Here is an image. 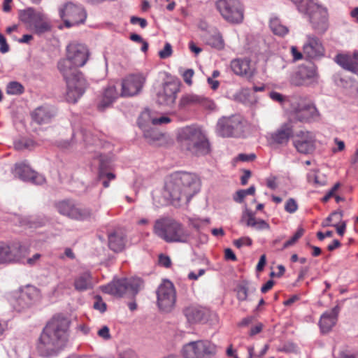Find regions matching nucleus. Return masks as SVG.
Wrapping results in <instances>:
<instances>
[{
  "label": "nucleus",
  "mask_w": 358,
  "mask_h": 358,
  "mask_svg": "<svg viewBox=\"0 0 358 358\" xmlns=\"http://www.w3.org/2000/svg\"><path fill=\"white\" fill-rule=\"evenodd\" d=\"M242 220L245 221L248 227H252L258 231L269 230L270 225L264 220H257L255 213L250 210L245 209L242 215Z\"/></svg>",
  "instance_id": "obj_31"
},
{
  "label": "nucleus",
  "mask_w": 358,
  "mask_h": 358,
  "mask_svg": "<svg viewBox=\"0 0 358 358\" xmlns=\"http://www.w3.org/2000/svg\"><path fill=\"white\" fill-rule=\"evenodd\" d=\"M34 141L30 138H22L14 141L13 146L16 150H30L34 146Z\"/></svg>",
  "instance_id": "obj_41"
},
{
  "label": "nucleus",
  "mask_w": 358,
  "mask_h": 358,
  "mask_svg": "<svg viewBox=\"0 0 358 358\" xmlns=\"http://www.w3.org/2000/svg\"><path fill=\"white\" fill-rule=\"evenodd\" d=\"M87 18L84 8L69 2V27L83 24Z\"/></svg>",
  "instance_id": "obj_28"
},
{
  "label": "nucleus",
  "mask_w": 358,
  "mask_h": 358,
  "mask_svg": "<svg viewBox=\"0 0 358 358\" xmlns=\"http://www.w3.org/2000/svg\"><path fill=\"white\" fill-rule=\"evenodd\" d=\"M172 46L169 43H166L164 48L159 52V57L161 59H166L172 55Z\"/></svg>",
  "instance_id": "obj_47"
},
{
  "label": "nucleus",
  "mask_w": 358,
  "mask_h": 358,
  "mask_svg": "<svg viewBox=\"0 0 358 358\" xmlns=\"http://www.w3.org/2000/svg\"><path fill=\"white\" fill-rule=\"evenodd\" d=\"M179 91V87L174 82H166L162 88L157 93L156 101L162 106H171L176 99V94Z\"/></svg>",
  "instance_id": "obj_18"
},
{
  "label": "nucleus",
  "mask_w": 358,
  "mask_h": 358,
  "mask_svg": "<svg viewBox=\"0 0 358 358\" xmlns=\"http://www.w3.org/2000/svg\"><path fill=\"white\" fill-rule=\"evenodd\" d=\"M9 45L6 42V39L3 34L0 33V52L3 54L9 51Z\"/></svg>",
  "instance_id": "obj_56"
},
{
  "label": "nucleus",
  "mask_w": 358,
  "mask_h": 358,
  "mask_svg": "<svg viewBox=\"0 0 358 358\" xmlns=\"http://www.w3.org/2000/svg\"><path fill=\"white\" fill-rule=\"evenodd\" d=\"M192 106H202L205 108L213 109L215 103L212 100L201 95L193 93L183 95L180 100V106L185 108Z\"/></svg>",
  "instance_id": "obj_24"
},
{
  "label": "nucleus",
  "mask_w": 358,
  "mask_h": 358,
  "mask_svg": "<svg viewBox=\"0 0 358 358\" xmlns=\"http://www.w3.org/2000/svg\"><path fill=\"white\" fill-rule=\"evenodd\" d=\"M269 97L275 102L279 103L281 105H283L284 103L287 101V97L282 95V94L275 92V91H271L269 93Z\"/></svg>",
  "instance_id": "obj_48"
},
{
  "label": "nucleus",
  "mask_w": 358,
  "mask_h": 358,
  "mask_svg": "<svg viewBox=\"0 0 358 358\" xmlns=\"http://www.w3.org/2000/svg\"><path fill=\"white\" fill-rule=\"evenodd\" d=\"M243 122L241 116L235 115L222 117L217 121L216 132L222 137H239L243 133Z\"/></svg>",
  "instance_id": "obj_8"
},
{
  "label": "nucleus",
  "mask_w": 358,
  "mask_h": 358,
  "mask_svg": "<svg viewBox=\"0 0 358 358\" xmlns=\"http://www.w3.org/2000/svg\"><path fill=\"white\" fill-rule=\"evenodd\" d=\"M119 97V94L114 85H108L103 89V92L99 97L97 102L98 109L104 110L110 107Z\"/></svg>",
  "instance_id": "obj_27"
},
{
  "label": "nucleus",
  "mask_w": 358,
  "mask_h": 358,
  "mask_svg": "<svg viewBox=\"0 0 358 358\" xmlns=\"http://www.w3.org/2000/svg\"><path fill=\"white\" fill-rule=\"evenodd\" d=\"M189 224L196 230H199L203 224L210 223L209 218L192 217L189 219Z\"/></svg>",
  "instance_id": "obj_44"
},
{
  "label": "nucleus",
  "mask_w": 358,
  "mask_h": 358,
  "mask_svg": "<svg viewBox=\"0 0 358 358\" xmlns=\"http://www.w3.org/2000/svg\"><path fill=\"white\" fill-rule=\"evenodd\" d=\"M126 236L122 232L115 231L108 236V246L115 252H121L125 246Z\"/></svg>",
  "instance_id": "obj_32"
},
{
  "label": "nucleus",
  "mask_w": 358,
  "mask_h": 358,
  "mask_svg": "<svg viewBox=\"0 0 358 358\" xmlns=\"http://www.w3.org/2000/svg\"><path fill=\"white\" fill-rule=\"evenodd\" d=\"M176 291L173 282L164 280L157 290V303L159 308L164 312H170L175 306Z\"/></svg>",
  "instance_id": "obj_9"
},
{
  "label": "nucleus",
  "mask_w": 358,
  "mask_h": 358,
  "mask_svg": "<svg viewBox=\"0 0 358 358\" xmlns=\"http://www.w3.org/2000/svg\"><path fill=\"white\" fill-rule=\"evenodd\" d=\"M91 211L81 206L76 205L69 207V217L77 220H85L90 217Z\"/></svg>",
  "instance_id": "obj_34"
},
{
  "label": "nucleus",
  "mask_w": 358,
  "mask_h": 358,
  "mask_svg": "<svg viewBox=\"0 0 358 358\" xmlns=\"http://www.w3.org/2000/svg\"><path fill=\"white\" fill-rule=\"evenodd\" d=\"M318 77L317 67L303 66L294 72L290 78V82L295 86L303 85L307 82H312Z\"/></svg>",
  "instance_id": "obj_20"
},
{
  "label": "nucleus",
  "mask_w": 358,
  "mask_h": 358,
  "mask_svg": "<svg viewBox=\"0 0 358 358\" xmlns=\"http://www.w3.org/2000/svg\"><path fill=\"white\" fill-rule=\"evenodd\" d=\"M97 334L99 337L103 338L104 340H108L110 338L109 328L107 326L102 327L98 331Z\"/></svg>",
  "instance_id": "obj_57"
},
{
  "label": "nucleus",
  "mask_w": 358,
  "mask_h": 358,
  "mask_svg": "<svg viewBox=\"0 0 358 358\" xmlns=\"http://www.w3.org/2000/svg\"><path fill=\"white\" fill-rule=\"evenodd\" d=\"M130 22L133 24H138L141 28H145L148 24L145 19L136 16H132L130 19Z\"/></svg>",
  "instance_id": "obj_58"
},
{
  "label": "nucleus",
  "mask_w": 358,
  "mask_h": 358,
  "mask_svg": "<svg viewBox=\"0 0 358 358\" xmlns=\"http://www.w3.org/2000/svg\"><path fill=\"white\" fill-rule=\"evenodd\" d=\"M206 43L217 50H222L224 48V39L221 33L217 30H214L208 36Z\"/></svg>",
  "instance_id": "obj_38"
},
{
  "label": "nucleus",
  "mask_w": 358,
  "mask_h": 358,
  "mask_svg": "<svg viewBox=\"0 0 358 358\" xmlns=\"http://www.w3.org/2000/svg\"><path fill=\"white\" fill-rule=\"evenodd\" d=\"M67 8V3H64L63 6L59 8V13L61 19L63 21V27H67V18L66 17V9Z\"/></svg>",
  "instance_id": "obj_61"
},
{
  "label": "nucleus",
  "mask_w": 358,
  "mask_h": 358,
  "mask_svg": "<svg viewBox=\"0 0 358 358\" xmlns=\"http://www.w3.org/2000/svg\"><path fill=\"white\" fill-rule=\"evenodd\" d=\"M174 180L178 182L183 190H186L191 193V197L199 190V179L197 176L193 173L187 172H176L171 175Z\"/></svg>",
  "instance_id": "obj_19"
},
{
  "label": "nucleus",
  "mask_w": 358,
  "mask_h": 358,
  "mask_svg": "<svg viewBox=\"0 0 358 358\" xmlns=\"http://www.w3.org/2000/svg\"><path fill=\"white\" fill-rule=\"evenodd\" d=\"M162 194L163 201H159L160 205H166L173 201H179L183 199L189 201L191 199V193L187 189L183 190L172 176L166 180Z\"/></svg>",
  "instance_id": "obj_11"
},
{
  "label": "nucleus",
  "mask_w": 358,
  "mask_h": 358,
  "mask_svg": "<svg viewBox=\"0 0 358 358\" xmlns=\"http://www.w3.org/2000/svg\"><path fill=\"white\" fill-rule=\"evenodd\" d=\"M230 66L235 74L245 77L248 80H251L255 73V68L251 64L250 59L248 58L233 59Z\"/></svg>",
  "instance_id": "obj_23"
},
{
  "label": "nucleus",
  "mask_w": 358,
  "mask_h": 358,
  "mask_svg": "<svg viewBox=\"0 0 358 358\" xmlns=\"http://www.w3.org/2000/svg\"><path fill=\"white\" fill-rule=\"evenodd\" d=\"M181 352L184 358H212L217 346L208 340H198L184 345Z\"/></svg>",
  "instance_id": "obj_7"
},
{
  "label": "nucleus",
  "mask_w": 358,
  "mask_h": 358,
  "mask_svg": "<svg viewBox=\"0 0 358 358\" xmlns=\"http://www.w3.org/2000/svg\"><path fill=\"white\" fill-rule=\"evenodd\" d=\"M55 208L61 215H67V202L66 201H62L56 203Z\"/></svg>",
  "instance_id": "obj_55"
},
{
  "label": "nucleus",
  "mask_w": 358,
  "mask_h": 358,
  "mask_svg": "<svg viewBox=\"0 0 358 358\" xmlns=\"http://www.w3.org/2000/svg\"><path fill=\"white\" fill-rule=\"evenodd\" d=\"M290 52L294 62L302 59L304 55L303 52H300L296 46L291 47Z\"/></svg>",
  "instance_id": "obj_54"
},
{
  "label": "nucleus",
  "mask_w": 358,
  "mask_h": 358,
  "mask_svg": "<svg viewBox=\"0 0 358 358\" xmlns=\"http://www.w3.org/2000/svg\"><path fill=\"white\" fill-rule=\"evenodd\" d=\"M145 78L142 74L129 75L122 81V96H133L138 94L142 90Z\"/></svg>",
  "instance_id": "obj_16"
},
{
  "label": "nucleus",
  "mask_w": 358,
  "mask_h": 358,
  "mask_svg": "<svg viewBox=\"0 0 358 358\" xmlns=\"http://www.w3.org/2000/svg\"><path fill=\"white\" fill-rule=\"evenodd\" d=\"M215 8L229 23L240 24L243 20V6L239 0H216Z\"/></svg>",
  "instance_id": "obj_6"
},
{
  "label": "nucleus",
  "mask_w": 358,
  "mask_h": 358,
  "mask_svg": "<svg viewBox=\"0 0 358 358\" xmlns=\"http://www.w3.org/2000/svg\"><path fill=\"white\" fill-rule=\"evenodd\" d=\"M297 10L319 34H324L328 29V10L317 0H292Z\"/></svg>",
  "instance_id": "obj_3"
},
{
  "label": "nucleus",
  "mask_w": 358,
  "mask_h": 358,
  "mask_svg": "<svg viewBox=\"0 0 358 358\" xmlns=\"http://www.w3.org/2000/svg\"><path fill=\"white\" fill-rule=\"evenodd\" d=\"M67 343V317L59 313L47 323L38 338L37 351L40 356L58 355Z\"/></svg>",
  "instance_id": "obj_1"
},
{
  "label": "nucleus",
  "mask_w": 358,
  "mask_h": 358,
  "mask_svg": "<svg viewBox=\"0 0 358 358\" xmlns=\"http://www.w3.org/2000/svg\"><path fill=\"white\" fill-rule=\"evenodd\" d=\"M275 176H270L266 179V185L271 189H275L278 187Z\"/></svg>",
  "instance_id": "obj_63"
},
{
  "label": "nucleus",
  "mask_w": 358,
  "mask_h": 358,
  "mask_svg": "<svg viewBox=\"0 0 358 358\" xmlns=\"http://www.w3.org/2000/svg\"><path fill=\"white\" fill-rule=\"evenodd\" d=\"M335 62L343 69L354 73H358V51L351 54H338Z\"/></svg>",
  "instance_id": "obj_25"
},
{
  "label": "nucleus",
  "mask_w": 358,
  "mask_h": 358,
  "mask_svg": "<svg viewBox=\"0 0 358 358\" xmlns=\"http://www.w3.org/2000/svg\"><path fill=\"white\" fill-rule=\"evenodd\" d=\"M39 297V290L34 286L28 285L20 290L13 305L14 308L17 311H22L33 305Z\"/></svg>",
  "instance_id": "obj_15"
},
{
  "label": "nucleus",
  "mask_w": 358,
  "mask_h": 358,
  "mask_svg": "<svg viewBox=\"0 0 358 358\" xmlns=\"http://www.w3.org/2000/svg\"><path fill=\"white\" fill-rule=\"evenodd\" d=\"M153 233L166 243H189L192 238L191 232L181 222L170 217L157 219Z\"/></svg>",
  "instance_id": "obj_2"
},
{
  "label": "nucleus",
  "mask_w": 358,
  "mask_h": 358,
  "mask_svg": "<svg viewBox=\"0 0 358 358\" xmlns=\"http://www.w3.org/2000/svg\"><path fill=\"white\" fill-rule=\"evenodd\" d=\"M171 122V119L168 117H160L159 118H153L151 122L153 125L166 124Z\"/></svg>",
  "instance_id": "obj_62"
},
{
  "label": "nucleus",
  "mask_w": 358,
  "mask_h": 358,
  "mask_svg": "<svg viewBox=\"0 0 358 358\" xmlns=\"http://www.w3.org/2000/svg\"><path fill=\"white\" fill-rule=\"evenodd\" d=\"M323 225L324 226H332V227H335L336 229L337 233L341 236H343V234H345V229H346V222L345 221H342L341 223H332V224L324 223Z\"/></svg>",
  "instance_id": "obj_49"
},
{
  "label": "nucleus",
  "mask_w": 358,
  "mask_h": 358,
  "mask_svg": "<svg viewBox=\"0 0 358 358\" xmlns=\"http://www.w3.org/2000/svg\"><path fill=\"white\" fill-rule=\"evenodd\" d=\"M343 212L342 211H335L332 213L325 220L324 223L331 224V222L334 223H341L342 222L343 217Z\"/></svg>",
  "instance_id": "obj_46"
},
{
  "label": "nucleus",
  "mask_w": 358,
  "mask_h": 358,
  "mask_svg": "<svg viewBox=\"0 0 358 358\" xmlns=\"http://www.w3.org/2000/svg\"><path fill=\"white\" fill-rule=\"evenodd\" d=\"M178 138L181 146L196 155H205L210 152V143L204 131L196 126H187L180 129Z\"/></svg>",
  "instance_id": "obj_4"
},
{
  "label": "nucleus",
  "mask_w": 358,
  "mask_h": 358,
  "mask_svg": "<svg viewBox=\"0 0 358 358\" xmlns=\"http://www.w3.org/2000/svg\"><path fill=\"white\" fill-rule=\"evenodd\" d=\"M13 173L15 177L24 182H30L36 185H41L46 182L45 176L34 170L24 162L15 164Z\"/></svg>",
  "instance_id": "obj_13"
},
{
  "label": "nucleus",
  "mask_w": 358,
  "mask_h": 358,
  "mask_svg": "<svg viewBox=\"0 0 358 358\" xmlns=\"http://www.w3.org/2000/svg\"><path fill=\"white\" fill-rule=\"evenodd\" d=\"M294 117L300 122H315L320 119V113L315 106L311 102L300 100L292 104Z\"/></svg>",
  "instance_id": "obj_12"
},
{
  "label": "nucleus",
  "mask_w": 358,
  "mask_h": 358,
  "mask_svg": "<svg viewBox=\"0 0 358 358\" xmlns=\"http://www.w3.org/2000/svg\"><path fill=\"white\" fill-rule=\"evenodd\" d=\"M6 92L9 94H21L24 92V87L20 83L13 81L8 85Z\"/></svg>",
  "instance_id": "obj_43"
},
{
  "label": "nucleus",
  "mask_w": 358,
  "mask_h": 358,
  "mask_svg": "<svg viewBox=\"0 0 358 358\" xmlns=\"http://www.w3.org/2000/svg\"><path fill=\"white\" fill-rule=\"evenodd\" d=\"M184 315L187 318V320L190 324H195L200 322L203 320L204 313L199 307L196 306H189L184 309Z\"/></svg>",
  "instance_id": "obj_33"
},
{
  "label": "nucleus",
  "mask_w": 358,
  "mask_h": 358,
  "mask_svg": "<svg viewBox=\"0 0 358 358\" xmlns=\"http://www.w3.org/2000/svg\"><path fill=\"white\" fill-rule=\"evenodd\" d=\"M304 56L308 59L317 60L325 55V48L321 40L313 34H307L303 45Z\"/></svg>",
  "instance_id": "obj_14"
},
{
  "label": "nucleus",
  "mask_w": 358,
  "mask_h": 358,
  "mask_svg": "<svg viewBox=\"0 0 358 358\" xmlns=\"http://www.w3.org/2000/svg\"><path fill=\"white\" fill-rule=\"evenodd\" d=\"M24 248L20 245L11 246L3 242H0V263L18 262L22 257Z\"/></svg>",
  "instance_id": "obj_21"
},
{
  "label": "nucleus",
  "mask_w": 358,
  "mask_h": 358,
  "mask_svg": "<svg viewBox=\"0 0 358 358\" xmlns=\"http://www.w3.org/2000/svg\"><path fill=\"white\" fill-rule=\"evenodd\" d=\"M270 28L274 34L280 36H284L288 33V28L278 17L271 19Z\"/></svg>",
  "instance_id": "obj_39"
},
{
  "label": "nucleus",
  "mask_w": 358,
  "mask_h": 358,
  "mask_svg": "<svg viewBox=\"0 0 358 358\" xmlns=\"http://www.w3.org/2000/svg\"><path fill=\"white\" fill-rule=\"evenodd\" d=\"M255 192V186H250L247 189H240L237 191L234 196V199L235 201L238 203H242L244 198L247 195H253Z\"/></svg>",
  "instance_id": "obj_42"
},
{
  "label": "nucleus",
  "mask_w": 358,
  "mask_h": 358,
  "mask_svg": "<svg viewBox=\"0 0 358 358\" xmlns=\"http://www.w3.org/2000/svg\"><path fill=\"white\" fill-rule=\"evenodd\" d=\"M159 264L166 267L169 268L170 267L171 264V261L169 257L164 255H160L159 257Z\"/></svg>",
  "instance_id": "obj_60"
},
{
  "label": "nucleus",
  "mask_w": 358,
  "mask_h": 358,
  "mask_svg": "<svg viewBox=\"0 0 358 358\" xmlns=\"http://www.w3.org/2000/svg\"><path fill=\"white\" fill-rule=\"evenodd\" d=\"M120 358H138L136 353L132 350H125L120 355Z\"/></svg>",
  "instance_id": "obj_64"
},
{
  "label": "nucleus",
  "mask_w": 358,
  "mask_h": 358,
  "mask_svg": "<svg viewBox=\"0 0 358 358\" xmlns=\"http://www.w3.org/2000/svg\"><path fill=\"white\" fill-rule=\"evenodd\" d=\"M298 139L294 141V146L298 152L309 154L315 148V136L310 131H300Z\"/></svg>",
  "instance_id": "obj_22"
},
{
  "label": "nucleus",
  "mask_w": 358,
  "mask_h": 358,
  "mask_svg": "<svg viewBox=\"0 0 358 358\" xmlns=\"http://www.w3.org/2000/svg\"><path fill=\"white\" fill-rule=\"evenodd\" d=\"M94 308L101 313H104L106 310V304L99 297L94 303Z\"/></svg>",
  "instance_id": "obj_59"
},
{
  "label": "nucleus",
  "mask_w": 358,
  "mask_h": 358,
  "mask_svg": "<svg viewBox=\"0 0 358 358\" xmlns=\"http://www.w3.org/2000/svg\"><path fill=\"white\" fill-rule=\"evenodd\" d=\"M89 50L83 44L69 45V63L73 67L83 66L88 60Z\"/></svg>",
  "instance_id": "obj_17"
},
{
  "label": "nucleus",
  "mask_w": 358,
  "mask_h": 358,
  "mask_svg": "<svg viewBox=\"0 0 358 358\" xmlns=\"http://www.w3.org/2000/svg\"><path fill=\"white\" fill-rule=\"evenodd\" d=\"M292 134L291 124L285 123L271 134V141L275 144L285 145L288 143Z\"/></svg>",
  "instance_id": "obj_29"
},
{
  "label": "nucleus",
  "mask_w": 358,
  "mask_h": 358,
  "mask_svg": "<svg viewBox=\"0 0 358 358\" xmlns=\"http://www.w3.org/2000/svg\"><path fill=\"white\" fill-rule=\"evenodd\" d=\"M99 179L105 178L106 180L110 181L115 178V175L113 173L106 171L102 166H101L99 171Z\"/></svg>",
  "instance_id": "obj_52"
},
{
  "label": "nucleus",
  "mask_w": 358,
  "mask_h": 358,
  "mask_svg": "<svg viewBox=\"0 0 358 358\" xmlns=\"http://www.w3.org/2000/svg\"><path fill=\"white\" fill-rule=\"evenodd\" d=\"M298 204L296 200L293 198H289L285 202V210L289 213H294L298 210Z\"/></svg>",
  "instance_id": "obj_45"
},
{
  "label": "nucleus",
  "mask_w": 358,
  "mask_h": 358,
  "mask_svg": "<svg viewBox=\"0 0 358 358\" xmlns=\"http://www.w3.org/2000/svg\"><path fill=\"white\" fill-rule=\"evenodd\" d=\"M138 124L143 131V136L148 142L152 143L161 138L162 134L158 130L142 123L140 118L138 121Z\"/></svg>",
  "instance_id": "obj_36"
},
{
  "label": "nucleus",
  "mask_w": 358,
  "mask_h": 358,
  "mask_svg": "<svg viewBox=\"0 0 358 358\" xmlns=\"http://www.w3.org/2000/svg\"><path fill=\"white\" fill-rule=\"evenodd\" d=\"M252 243V241L249 237H241L234 241V244L238 248H240L244 245L250 246Z\"/></svg>",
  "instance_id": "obj_50"
},
{
  "label": "nucleus",
  "mask_w": 358,
  "mask_h": 358,
  "mask_svg": "<svg viewBox=\"0 0 358 358\" xmlns=\"http://www.w3.org/2000/svg\"><path fill=\"white\" fill-rule=\"evenodd\" d=\"M87 87L88 83L81 71L75 69L69 72V103H76Z\"/></svg>",
  "instance_id": "obj_10"
},
{
  "label": "nucleus",
  "mask_w": 358,
  "mask_h": 358,
  "mask_svg": "<svg viewBox=\"0 0 358 358\" xmlns=\"http://www.w3.org/2000/svg\"><path fill=\"white\" fill-rule=\"evenodd\" d=\"M41 13L36 12L34 8H29L22 10L20 14V20L29 27H32L34 23L41 16Z\"/></svg>",
  "instance_id": "obj_35"
},
{
  "label": "nucleus",
  "mask_w": 358,
  "mask_h": 358,
  "mask_svg": "<svg viewBox=\"0 0 358 358\" xmlns=\"http://www.w3.org/2000/svg\"><path fill=\"white\" fill-rule=\"evenodd\" d=\"M31 117L35 122L42 124L49 122L52 117V114L43 107H38L32 112Z\"/></svg>",
  "instance_id": "obj_37"
},
{
  "label": "nucleus",
  "mask_w": 358,
  "mask_h": 358,
  "mask_svg": "<svg viewBox=\"0 0 358 358\" xmlns=\"http://www.w3.org/2000/svg\"><path fill=\"white\" fill-rule=\"evenodd\" d=\"M59 71L61 72V73L63 76L64 80L67 82V65H66V59H62L58 62L57 65Z\"/></svg>",
  "instance_id": "obj_53"
},
{
  "label": "nucleus",
  "mask_w": 358,
  "mask_h": 358,
  "mask_svg": "<svg viewBox=\"0 0 358 358\" xmlns=\"http://www.w3.org/2000/svg\"><path fill=\"white\" fill-rule=\"evenodd\" d=\"M143 280L138 277L121 278L101 287L103 292L122 296L125 293L136 295L143 287Z\"/></svg>",
  "instance_id": "obj_5"
},
{
  "label": "nucleus",
  "mask_w": 358,
  "mask_h": 358,
  "mask_svg": "<svg viewBox=\"0 0 358 358\" xmlns=\"http://www.w3.org/2000/svg\"><path fill=\"white\" fill-rule=\"evenodd\" d=\"M95 284L96 281L89 271H85L77 275L73 282L75 289L79 292L92 289Z\"/></svg>",
  "instance_id": "obj_30"
},
{
  "label": "nucleus",
  "mask_w": 358,
  "mask_h": 358,
  "mask_svg": "<svg viewBox=\"0 0 358 358\" xmlns=\"http://www.w3.org/2000/svg\"><path fill=\"white\" fill-rule=\"evenodd\" d=\"M44 15L41 14V16H40L39 19H37L31 27L34 29V32L38 35L49 31L51 29L50 23L44 20Z\"/></svg>",
  "instance_id": "obj_40"
},
{
  "label": "nucleus",
  "mask_w": 358,
  "mask_h": 358,
  "mask_svg": "<svg viewBox=\"0 0 358 358\" xmlns=\"http://www.w3.org/2000/svg\"><path fill=\"white\" fill-rule=\"evenodd\" d=\"M339 312L340 307L336 306L332 309L324 312L321 315L319 325L322 333L329 332L336 324Z\"/></svg>",
  "instance_id": "obj_26"
},
{
  "label": "nucleus",
  "mask_w": 358,
  "mask_h": 358,
  "mask_svg": "<svg viewBox=\"0 0 358 358\" xmlns=\"http://www.w3.org/2000/svg\"><path fill=\"white\" fill-rule=\"evenodd\" d=\"M194 74V71L192 69H188L185 70L182 74L185 83L189 86L192 85V77Z\"/></svg>",
  "instance_id": "obj_51"
}]
</instances>
